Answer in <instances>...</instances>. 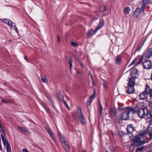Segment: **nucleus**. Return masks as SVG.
I'll use <instances>...</instances> for the list:
<instances>
[{
    "label": "nucleus",
    "instance_id": "obj_1",
    "mask_svg": "<svg viewBox=\"0 0 152 152\" xmlns=\"http://www.w3.org/2000/svg\"><path fill=\"white\" fill-rule=\"evenodd\" d=\"M130 113H134L133 108L130 107L125 108L124 109L123 113L121 115L122 119L125 120H127L129 118V114Z\"/></svg>",
    "mask_w": 152,
    "mask_h": 152
},
{
    "label": "nucleus",
    "instance_id": "obj_2",
    "mask_svg": "<svg viewBox=\"0 0 152 152\" xmlns=\"http://www.w3.org/2000/svg\"><path fill=\"white\" fill-rule=\"evenodd\" d=\"M134 143L137 146L141 145L148 142L145 141L142 136L138 135L135 136L133 139Z\"/></svg>",
    "mask_w": 152,
    "mask_h": 152
},
{
    "label": "nucleus",
    "instance_id": "obj_3",
    "mask_svg": "<svg viewBox=\"0 0 152 152\" xmlns=\"http://www.w3.org/2000/svg\"><path fill=\"white\" fill-rule=\"evenodd\" d=\"M151 89L150 88L149 86L146 85L145 90L140 93L139 95L140 99L143 100L146 99L148 97V94H149V91H150Z\"/></svg>",
    "mask_w": 152,
    "mask_h": 152
},
{
    "label": "nucleus",
    "instance_id": "obj_4",
    "mask_svg": "<svg viewBox=\"0 0 152 152\" xmlns=\"http://www.w3.org/2000/svg\"><path fill=\"white\" fill-rule=\"evenodd\" d=\"M60 141L64 149L66 151H69L70 150L69 147L66 139L65 138L64 139L61 138Z\"/></svg>",
    "mask_w": 152,
    "mask_h": 152
},
{
    "label": "nucleus",
    "instance_id": "obj_5",
    "mask_svg": "<svg viewBox=\"0 0 152 152\" xmlns=\"http://www.w3.org/2000/svg\"><path fill=\"white\" fill-rule=\"evenodd\" d=\"M45 128L48 132V134H50V137L52 138V139L54 141L56 145H57L58 142L56 140V139L54 136V135L53 134L52 130L51 129L48 127H45Z\"/></svg>",
    "mask_w": 152,
    "mask_h": 152
},
{
    "label": "nucleus",
    "instance_id": "obj_6",
    "mask_svg": "<svg viewBox=\"0 0 152 152\" xmlns=\"http://www.w3.org/2000/svg\"><path fill=\"white\" fill-rule=\"evenodd\" d=\"M3 22H4L8 24L14 28L16 32H18V30L15 26V24L10 20L9 19H5L3 20Z\"/></svg>",
    "mask_w": 152,
    "mask_h": 152
},
{
    "label": "nucleus",
    "instance_id": "obj_7",
    "mask_svg": "<svg viewBox=\"0 0 152 152\" xmlns=\"http://www.w3.org/2000/svg\"><path fill=\"white\" fill-rule=\"evenodd\" d=\"M142 9L140 8H137L134 12L133 14V16L135 18H136L139 16L141 13L144 11V7H142Z\"/></svg>",
    "mask_w": 152,
    "mask_h": 152
},
{
    "label": "nucleus",
    "instance_id": "obj_8",
    "mask_svg": "<svg viewBox=\"0 0 152 152\" xmlns=\"http://www.w3.org/2000/svg\"><path fill=\"white\" fill-rule=\"evenodd\" d=\"M143 68L146 69H149L151 68V63L150 61L147 60L145 61L143 64Z\"/></svg>",
    "mask_w": 152,
    "mask_h": 152
},
{
    "label": "nucleus",
    "instance_id": "obj_9",
    "mask_svg": "<svg viewBox=\"0 0 152 152\" xmlns=\"http://www.w3.org/2000/svg\"><path fill=\"white\" fill-rule=\"evenodd\" d=\"M79 114L78 115V118L81 123L83 124H86V120L82 113L80 109L79 110Z\"/></svg>",
    "mask_w": 152,
    "mask_h": 152
},
{
    "label": "nucleus",
    "instance_id": "obj_10",
    "mask_svg": "<svg viewBox=\"0 0 152 152\" xmlns=\"http://www.w3.org/2000/svg\"><path fill=\"white\" fill-rule=\"evenodd\" d=\"M138 116L141 118H143L145 115V110L143 108L139 109L137 112Z\"/></svg>",
    "mask_w": 152,
    "mask_h": 152
},
{
    "label": "nucleus",
    "instance_id": "obj_11",
    "mask_svg": "<svg viewBox=\"0 0 152 152\" xmlns=\"http://www.w3.org/2000/svg\"><path fill=\"white\" fill-rule=\"evenodd\" d=\"M126 130L128 134L132 133L135 130L133 125L130 124L127 125L126 127Z\"/></svg>",
    "mask_w": 152,
    "mask_h": 152
},
{
    "label": "nucleus",
    "instance_id": "obj_12",
    "mask_svg": "<svg viewBox=\"0 0 152 152\" xmlns=\"http://www.w3.org/2000/svg\"><path fill=\"white\" fill-rule=\"evenodd\" d=\"M145 57L148 58H150L152 56V48H149L145 53Z\"/></svg>",
    "mask_w": 152,
    "mask_h": 152
},
{
    "label": "nucleus",
    "instance_id": "obj_13",
    "mask_svg": "<svg viewBox=\"0 0 152 152\" xmlns=\"http://www.w3.org/2000/svg\"><path fill=\"white\" fill-rule=\"evenodd\" d=\"M110 117L112 118L115 117L116 114V108L111 109L109 110Z\"/></svg>",
    "mask_w": 152,
    "mask_h": 152
},
{
    "label": "nucleus",
    "instance_id": "obj_14",
    "mask_svg": "<svg viewBox=\"0 0 152 152\" xmlns=\"http://www.w3.org/2000/svg\"><path fill=\"white\" fill-rule=\"evenodd\" d=\"M104 24V21L103 19H101L99 21L98 26L96 27V31H97L98 30L100 29L103 26Z\"/></svg>",
    "mask_w": 152,
    "mask_h": 152
},
{
    "label": "nucleus",
    "instance_id": "obj_15",
    "mask_svg": "<svg viewBox=\"0 0 152 152\" xmlns=\"http://www.w3.org/2000/svg\"><path fill=\"white\" fill-rule=\"evenodd\" d=\"M127 88V92L129 94L133 93L135 91L134 86H128Z\"/></svg>",
    "mask_w": 152,
    "mask_h": 152
},
{
    "label": "nucleus",
    "instance_id": "obj_16",
    "mask_svg": "<svg viewBox=\"0 0 152 152\" xmlns=\"http://www.w3.org/2000/svg\"><path fill=\"white\" fill-rule=\"evenodd\" d=\"M135 84V80L134 78H130L129 80L128 86H134Z\"/></svg>",
    "mask_w": 152,
    "mask_h": 152
},
{
    "label": "nucleus",
    "instance_id": "obj_17",
    "mask_svg": "<svg viewBox=\"0 0 152 152\" xmlns=\"http://www.w3.org/2000/svg\"><path fill=\"white\" fill-rule=\"evenodd\" d=\"M18 128L21 131L27 134H30V132L27 130L26 128L22 127L20 126H18Z\"/></svg>",
    "mask_w": 152,
    "mask_h": 152
},
{
    "label": "nucleus",
    "instance_id": "obj_18",
    "mask_svg": "<svg viewBox=\"0 0 152 152\" xmlns=\"http://www.w3.org/2000/svg\"><path fill=\"white\" fill-rule=\"evenodd\" d=\"M96 32V30L95 31L92 29L90 30L87 34L88 37H91Z\"/></svg>",
    "mask_w": 152,
    "mask_h": 152
},
{
    "label": "nucleus",
    "instance_id": "obj_19",
    "mask_svg": "<svg viewBox=\"0 0 152 152\" xmlns=\"http://www.w3.org/2000/svg\"><path fill=\"white\" fill-rule=\"evenodd\" d=\"M137 74V70L136 69H133L131 72V75L133 77L132 78L136 77Z\"/></svg>",
    "mask_w": 152,
    "mask_h": 152
},
{
    "label": "nucleus",
    "instance_id": "obj_20",
    "mask_svg": "<svg viewBox=\"0 0 152 152\" xmlns=\"http://www.w3.org/2000/svg\"><path fill=\"white\" fill-rule=\"evenodd\" d=\"M1 137L3 144L4 145H6V146L7 145H9L8 142L6 140V139L2 134H1Z\"/></svg>",
    "mask_w": 152,
    "mask_h": 152
},
{
    "label": "nucleus",
    "instance_id": "obj_21",
    "mask_svg": "<svg viewBox=\"0 0 152 152\" xmlns=\"http://www.w3.org/2000/svg\"><path fill=\"white\" fill-rule=\"evenodd\" d=\"M147 133L149 136V138H152V128H149V129H148Z\"/></svg>",
    "mask_w": 152,
    "mask_h": 152
},
{
    "label": "nucleus",
    "instance_id": "obj_22",
    "mask_svg": "<svg viewBox=\"0 0 152 152\" xmlns=\"http://www.w3.org/2000/svg\"><path fill=\"white\" fill-rule=\"evenodd\" d=\"M130 10V8L127 7L124 9V12L125 14H128L129 13Z\"/></svg>",
    "mask_w": 152,
    "mask_h": 152
},
{
    "label": "nucleus",
    "instance_id": "obj_23",
    "mask_svg": "<svg viewBox=\"0 0 152 152\" xmlns=\"http://www.w3.org/2000/svg\"><path fill=\"white\" fill-rule=\"evenodd\" d=\"M42 105L47 112L48 113H49L50 111L49 108L43 103L42 104Z\"/></svg>",
    "mask_w": 152,
    "mask_h": 152
},
{
    "label": "nucleus",
    "instance_id": "obj_24",
    "mask_svg": "<svg viewBox=\"0 0 152 152\" xmlns=\"http://www.w3.org/2000/svg\"><path fill=\"white\" fill-rule=\"evenodd\" d=\"M146 115L147 117L148 118H150L152 117V114L151 113V112L150 111H147Z\"/></svg>",
    "mask_w": 152,
    "mask_h": 152
},
{
    "label": "nucleus",
    "instance_id": "obj_25",
    "mask_svg": "<svg viewBox=\"0 0 152 152\" xmlns=\"http://www.w3.org/2000/svg\"><path fill=\"white\" fill-rule=\"evenodd\" d=\"M41 80L45 83H47V77L45 76H43L41 77Z\"/></svg>",
    "mask_w": 152,
    "mask_h": 152
},
{
    "label": "nucleus",
    "instance_id": "obj_26",
    "mask_svg": "<svg viewBox=\"0 0 152 152\" xmlns=\"http://www.w3.org/2000/svg\"><path fill=\"white\" fill-rule=\"evenodd\" d=\"M68 61L69 63V64L70 71L71 72L72 67V62L71 59L70 58H69L68 59Z\"/></svg>",
    "mask_w": 152,
    "mask_h": 152
},
{
    "label": "nucleus",
    "instance_id": "obj_27",
    "mask_svg": "<svg viewBox=\"0 0 152 152\" xmlns=\"http://www.w3.org/2000/svg\"><path fill=\"white\" fill-rule=\"evenodd\" d=\"M121 61V58L117 57L116 58V63L117 64H119Z\"/></svg>",
    "mask_w": 152,
    "mask_h": 152
},
{
    "label": "nucleus",
    "instance_id": "obj_28",
    "mask_svg": "<svg viewBox=\"0 0 152 152\" xmlns=\"http://www.w3.org/2000/svg\"><path fill=\"white\" fill-rule=\"evenodd\" d=\"M106 8L105 7L104 5L101 6L99 7V10L101 12H103L106 10Z\"/></svg>",
    "mask_w": 152,
    "mask_h": 152
},
{
    "label": "nucleus",
    "instance_id": "obj_29",
    "mask_svg": "<svg viewBox=\"0 0 152 152\" xmlns=\"http://www.w3.org/2000/svg\"><path fill=\"white\" fill-rule=\"evenodd\" d=\"M143 43H142V44H140V45H139V46H138V47H137V49H136V51H139L141 49V48H142V46H143Z\"/></svg>",
    "mask_w": 152,
    "mask_h": 152
},
{
    "label": "nucleus",
    "instance_id": "obj_30",
    "mask_svg": "<svg viewBox=\"0 0 152 152\" xmlns=\"http://www.w3.org/2000/svg\"><path fill=\"white\" fill-rule=\"evenodd\" d=\"M142 2L143 4V6L142 7H144L145 5L148 4V0H142Z\"/></svg>",
    "mask_w": 152,
    "mask_h": 152
},
{
    "label": "nucleus",
    "instance_id": "obj_31",
    "mask_svg": "<svg viewBox=\"0 0 152 152\" xmlns=\"http://www.w3.org/2000/svg\"><path fill=\"white\" fill-rule=\"evenodd\" d=\"M134 145L133 144H131L130 146L129 150L131 151H132L134 150Z\"/></svg>",
    "mask_w": 152,
    "mask_h": 152
},
{
    "label": "nucleus",
    "instance_id": "obj_32",
    "mask_svg": "<svg viewBox=\"0 0 152 152\" xmlns=\"http://www.w3.org/2000/svg\"><path fill=\"white\" fill-rule=\"evenodd\" d=\"M149 97L151 99V101L152 102V89L149 91Z\"/></svg>",
    "mask_w": 152,
    "mask_h": 152
},
{
    "label": "nucleus",
    "instance_id": "obj_33",
    "mask_svg": "<svg viewBox=\"0 0 152 152\" xmlns=\"http://www.w3.org/2000/svg\"><path fill=\"white\" fill-rule=\"evenodd\" d=\"M2 101L5 103H8L10 102V100L7 98H6V99H2Z\"/></svg>",
    "mask_w": 152,
    "mask_h": 152
},
{
    "label": "nucleus",
    "instance_id": "obj_34",
    "mask_svg": "<svg viewBox=\"0 0 152 152\" xmlns=\"http://www.w3.org/2000/svg\"><path fill=\"white\" fill-rule=\"evenodd\" d=\"M6 149L7 152H10V146L9 144L7 145L6 146Z\"/></svg>",
    "mask_w": 152,
    "mask_h": 152
},
{
    "label": "nucleus",
    "instance_id": "obj_35",
    "mask_svg": "<svg viewBox=\"0 0 152 152\" xmlns=\"http://www.w3.org/2000/svg\"><path fill=\"white\" fill-rule=\"evenodd\" d=\"M95 97V96L94 94L92 95V96H91L90 98V102H91L93 101V99Z\"/></svg>",
    "mask_w": 152,
    "mask_h": 152
},
{
    "label": "nucleus",
    "instance_id": "obj_36",
    "mask_svg": "<svg viewBox=\"0 0 152 152\" xmlns=\"http://www.w3.org/2000/svg\"><path fill=\"white\" fill-rule=\"evenodd\" d=\"M72 45L74 47H76L78 46L77 44L75 42L72 41L71 42Z\"/></svg>",
    "mask_w": 152,
    "mask_h": 152
},
{
    "label": "nucleus",
    "instance_id": "obj_37",
    "mask_svg": "<svg viewBox=\"0 0 152 152\" xmlns=\"http://www.w3.org/2000/svg\"><path fill=\"white\" fill-rule=\"evenodd\" d=\"M58 135L59 136V138L60 139V140H61V138H62V139H64V138H65L63 136H62L61 134V133L59 132H58Z\"/></svg>",
    "mask_w": 152,
    "mask_h": 152
},
{
    "label": "nucleus",
    "instance_id": "obj_38",
    "mask_svg": "<svg viewBox=\"0 0 152 152\" xmlns=\"http://www.w3.org/2000/svg\"><path fill=\"white\" fill-rule=\"evenodd\" d=\"M137 59L136 58H134L133 60L132 61L131 63L129 65V66H131L136 61Z\"/></svg>",
    "mask_w": 152,
    "mask_h": 152
},
{
    "label": "nucleus",
    "instance_id": "obj_39",
    "mask_svg": "<svg viewBox=\"0 0 152 152\" xmlns=\"http://www.w3.org/2000/svg\"><path fill=\"white\" fill-rule=\"evenodd\" d=\"M63 102L65 105L66 106V107H67V108L69 109V107L68 104L67 103V102L65 101H64Z\"/></svg>",
    "mask_w": 152,
    "mask_h": 152
},
{
    "label": "nucleus",
    "instance_id": "obj_40",
    "mask_svg": "<svg viewBox=\"0 0 152 152\" xmlns=\"http://www.w3.org/2000/svg\"><path fill=\"white\" fill-rule=\"evenodd\" d=\"M103 86L105 88H107V83L106 82H104L103 83Z\"/></svg>",
    "mask_w": 152,
    "mask_h": 152
},
{
    "label": "nucleus",
    "instance_id": "obj_41",
    "mask_svg": "<svg viewBox=\"0 0 152 152\" xmlns=\"http://www.w3.org/2000/svg\"><path fill=\"white\" fill-rule=\"evenodd\" d=\"M143 149V147L139 148L137 149L136 151V152H138V151H141Z\"/></svg>",
    "mask_w": 152,
    "mask_h": 152
},
{
    "label": "nucleus",
    "instance_id": "obj_42",
    "mask_svg": "<svg viewBox=\"0 0 152 152\" xmlns=\"http://www.w3.org/2000/svg\"><path fill=\"white\" fill-rule=\"evenodd\" d=\"M142 59H143V56H142V58L140 59L139 62L137 63L136 65H137L139 64L140 63H141V61H142Z\"/></svg>",
    "mask_w": 152,
    "mask_h": 152
},
{
    "label": "nucleus",
    "instance_id": "obj_43",
    "mask_svg": "<svg viewBox=\"0 0 152 152\" xmlns=\"http://www.w3.org/2000/svg\"><path fill=\"white\" fill-rule=\"evenodd\" d=\"M148 105L150 108H152V102L149 101L148 103Z\"/></svg>",
    "mask_w": 152,
    "mask_h": 152
},
{
    "label": "nucleus",
    "instance_id": "obj_44",
    "mask_svg": "<svg viewBox=\"0 0 152 152\" xmlns=\"http://www.w3.org/2000/svg\"><path fill=\"white\" fill-rule=\"evenodd\" d=\"M102 106H99V110L101 113H102Z\"/></svg>",
    "mask_w": 152,
    "mask_h": 152
},
{
    "label": "nucleus",
    "instance_id": "obj_45",
    "mask_svg": "<svg viewBox=\"0 0 152 152\" xmlns=\"http://www.w3.org/2000/svg\"><path fill=\"white\" fill-rule=\"evenodd\" d=\"M77 61L80 64V65L81 66H82V67L83 68V64L81 62H80L78 59H77Z\"/></svg>",
    "mask_w": 152,
    "mask_h": 152
},
{
    "label": "nucleus",
    "instance_id": "obj_46",
    "mask_svg": "<svg viewBox=\"0 0 152 152\" xmlns=\"http://www.w3.org/2000/svg\"><path fill=\"white\" fill-rule=\"evenodd\" d=\"M22 152H28V151L26 149H24L22 150Z\"/></svg>",
    "mask_w": 152,
    "mask_h": 152
},
{
    "label": "nucleus",
    "instance_id": "obj_47",
    "mask_svg": "<svg viewBox=\"0 0 152 152\" xmlns=\"http://www.w3.org/2000/svg\"><path fill=\"white\" fill-rule=\"evenodd\" d=\"M152 3V0H149L148 1V3L151 4Z\"/></svg>",
    "mask_w": 152,
    "mask_h": 152
},
{
    "label": "nucleus",
    "instance_id": "obj_48",
    "mask_svg": "<svg viewBox=\"0 0 152 152\" xmlns=\"http://www.w3.org/2000/svg\"><path fill=\"white\" fill-rule=\"evenodd\" d=\"M149 122L150 124L151 125H152V118L150 120Z\"/></svg>",
    "mask_w": 152,
    "mask_h": 152
},
{
    "label": "nucleus",
    "instance_id": "obj_49",
    "mask_svg": "<svg viewBox=\"0 0 152 152\" xmlns=\"http://www.w3.org/2000/svg\"><path fill=\"white\" fill-rule=\"evenodd\" d=\"M58 41L59 42L60 41V38H59V36H58Z\"/></svg>",
    "mask_w": 152,
    "mask_h": 152
},
{
    "label": "nucleus",
    "instance_id": "obj_50",
    "mask_svg": "<svg viewBox=\"0 0 152 152\" xmlns=\"http://www.w3.org/2000/svg\"><path fill=\"white\" fill-rule=\"evenodd\" d=\"M3 22V20L0 19V23H2Z\"/></svg>",
    "mask_w": 152,
    "mask_h": 152
},
{
    "label": "nucleus",
    "instance_id": "obj_51",
    "mask_svg": "<svg viewBox=\"0 0 152 152\" xmlns=\"http://www.w3.org/2000/svg\"><path fill=\"white\" fill-rule=\"evenodd\" d=\"M24 59L27 61H28L27 60V58H26V56H25L24 57Z\"/></svg>",
    "mask_w": 152,
    "mask_h": 152
},
{
    "label": "nucleus",
    "instance_id": "obj_52",
    "mask_svg": "<svg viewBox=\"0 0 152 152\" xmlns=\"http://www.w3.org/2000/svg\"><path fill=\"white\" fill-rule=\"evenodd\" d=\"M102 106L101 105V103H100V102H99V106Z\"/></svg>",
    "mask_w": 152,
    "mask_h": 152
},
{
    "label": "nucleus",
    "instance_id": "obj_53",
    "mask_svg": "<svg viewBox=\"0 0 152 152\" xmlns=\"http://www.w3.org/2000/svg\"><path fill=\"white\" fill-rule=\"evenodd\" d=\"M145 40H146V39H145V40L144 41V42H143V44H144V43H145Z\"/></svg>",
    "mask_w": 152,
    "mask_h": 152
},
{
    "label": "nucleus",
    "instance_id": "obj_54",
    "mask_svg": "<svg viewBox=\"0 0 152 152\" xmlns=\"http://www.w3.org/2000/svg\"><path fill=\"white\" fill-rule=\"evenodd\" d=\"M82 152H86V151H83Z\"/></svg>",
    "mask_w": 152,
    "mask_h": 152
},
{
    "label": "nucleus",
    "instance_id": "obj_55",
    "mask_svg": "<svg viewBox=\"0 0 152 152\" xmlns=\"http://www.w3.org/2000/svg\"><path fill=\"white\" fill-rule=\"evenodd\" d=\"M92 84H93V85H94V82H93V81L92 82Z\"/></svg>",
    "mask_w": 152,
    "mask_h": 152
},
{
    "label": "nucleus",
    "instance_id": "obj_56",
    "mask_svg": "<svg viewBox=\"0 0 152 152\" xmlns=\"http://www.w3.org/2000/svg\"><path fill=\"white\" fill-rule=\"evenodd\" d=\"M78 73H80V72H78Z\"/></svg>",
    "mask_w": 152,
    "mask_h": 152
},
{
    "label": "nucleus",
    "instance_id": "obj_57",
    "mask_svg": "<svg viewBox=\"0 0 152 152\" xmlns=\"http://www.w3.org/2000/svg\"><path fill=\"white\" fill-rule=\"evenodd\" d=\"M54 108L55 109H56L55 107H54Z\"/></svg>",
    "mask_w": 152,
    "mask_h": 152
},
{
    "label": "nucleus",
    "instance_id": "obj_58",
    "mask_svg": "<svg viewBox=\"0 0 152 152\" xmlns=\"http://www.w3.org/2000/svg\"><path fill=\"white\" fill-rule=\"evenodd\" d=\"M106 152H108L107 151H106Z\"/></svg>",
    "mask_w": 152,
    "mask_h": 152
}]
</instances>
